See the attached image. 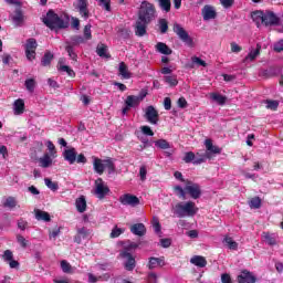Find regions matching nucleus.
I'll use <instances>...</instances> for the list:
<instances>
[{"label":"nucleus","instance_id":"obj_1","mask_svg":"<svg viewBox=\"0 0 283 283\" xmlns=\"http://www.w3.org/2000/svg\"><path fill=\"white\" fill-rule=\"evenodd\" d=\"M154 19H156V7L154 3L147 1L142 2L135 22L136 36H145L147 34V27Z\"/></svg>","mask_w":283,"mask_h":283},{"label":"nucleus","instance_id":"obj_2","mask_svg":"<svg viewBox=\"0 0 283 283\" xmlns=\"http://www.w3.org/2000/svg\"><path fill=\"white\" fill-rule=\"evenodd\" d=\"M42 22L50 30H65L70 28V15L67 13L57 15L56 12L51 9L46 12V17L42 19Z\"/></svg>","mask_w":283,"mask_h":283},{"label":"nucleus","instance_id":"obj_3","mask_svg":"<svg viewBox=\"0 0 283 283\" xmlns=\"http://www.w3.org/2000/svg\"><path fill=\"white\" fill-rule=\"evenodd\" d=\"M42 22L50 30H65L70 28V15L67 13L57 15L56 12L51 9L46 12V17L42 19Z\"/></svg>","mask_w":283,"mask_h":283},{"label":"nucleus","instance_id":"obj_4","mask_svg":"<svg viewBox=\"0 0 283 283\" xmlns=\"http://www.w3.org/2000/svg\"><path fill=\"white\" fill-rule=\"evenodd\" d=\"M172 213L177 218H193L198 213V207H196L193 201L178 202L172 207Z\"/></svg>","mask_w":283,"mask_h":283},{"label":"nucleus","instance_id":"obj_5","mask_svg":"<svg viewBox=\"0 0 283 283\" xmlns=\"http://www.w3.org/2000/svg\"><path fill=\"white\" fill-rule=\"evenodd\" d=\"M93 169L98 176H103L105 169H107L108 174H114L116 171V164H114V159L109 157L106 159L93 157Z\"/></svg>","mask_w":283,"mask_h":283},{"label":"nucleus","instance_id":"obj_6","mask_svg":"<svg viewBox=\"0 0 283 283\" xmlns=\"http://www.w3.org/2000/svg\"><path fill=\"white\" fill-rule=\"evenodd\" d=\"M205 145L206 150H199L195 155L193 165H202V163H207V160H211V158H213V140L206 139Z\"/></svg>","mask_w":283,"mask_h":283},{"label":"nucleus","instance_id":"obj_7","mask_svg":"<svg viewBox=\"0 0 283 283\" xmlns=\"http://www.w3.org/2000/svg\"><path fill=\"white\" fill-rule=\"evenodd\" d=\"M172 32L179 36L182 43H186L189 48H193V39H191L187 30H185V28H182L178 22L172 25Z\"/></svg>","mask_w":283,"mask_h":283},{"label":"nucleus","instance_id":"obj_8","mask_svg":"<svg viewBox=\"0 0 283 283\" xmlns=\"http://www.w3.org/2000/svg\"><path fill=\"white\" fill-rule=\"evenodd\" d=\"M185 191L193 200H198V198H200V196H202V189L200 188V185L196 184L191 180H186Z\"/></svg>","mask_w":283,"mask_h":283},{"label":"nucleus","instance_id":"obj_9","mask_svg":"<svg viewBox=\"0 0 283 283\" xmlns=\"http://www.w3.org/2000/svg\"><path fill=\"white\" fill-rule=\"evenodd\" d=\"M36 48H39V43H36V39L30 38L25 43V56L28 61H34L36 59Z\"/></svg>","mask_w":283,"mask_h":283},{"label":"nucleus","instance_id":"obj_10","mask_svg":"<svg viewBox=\"0 0 283 283\" xmlns=\"http://www.w3.org/2000/svg\"><path fill=\"white\" fill-rule=\"evenodd\" d=\"M119 258L125 260L124 268L126 271H134L136 269V258L132 255V252L122 251L119 252Z\"/></svg>","mask_w":283,"mask_h":283},{"label":"nucleus","instance_id":"obj_11","mask_svg":"<svg viewBox=\"0 0 283 283\" xmlns=\"http://www.w3.org/2000/svg\"><path fill=\"white\" fill-rule=\"evenodd\" d=\"M95 193L99 200H103L105 196L109 193V187L105 185V181H103V178H97L95 180Z\"/></svg>","mask_w":283,"mask_h":283},{"label":"nucleus","instance_id":"obj_12","mask_svg":"<svg viewBox=\"0 0 283 283\" xmlns=\"http://www.w3.org/2000/svg\"><path fill=\"white\" fill-rule=\"evenodd\" d=\"M262 23L265 25V28L280 25V18L273 11H265Z\"/></svg>","mask_w":283,"mask_h":283},{"label":"nucleus","instance_id":"obj_13","mask_svg":"<svg viewBox=\"0 0 283 283\" xmlns=\"http://www.w3.org/2000/svg\"><path fill=\"white\" fill-rule=\"evenodd\" d=\"M140 105V97L136 95H128L125 99V107L122 109L123 116L129 113L132 107H138Z\"/></svg>","mask_w":283,"mask_h":283},{"label":"nucleus","instance_id":"obj_14","mask_svg":"<svg viewBox=\"0 0 283 283\" xmlns=\"http://www.w3.org/2000/svg\"><path fill=\"white\" fill-rule=\"evenodd\" d=\"M120 205L128 206V207H138L140 205V199L132 193H125L119 197Z\"/></svg>","mask_w":283,"mask_h":283},{"label":"nucleus","instance_id":"obj_15","mask_svg":"<svg viewBox=\"0 0 283 283\" xmlns=\"http://www.w3.org/2000/svg\"><path fill=\"white\" fill-rule=\"evenodd\" d=\"M145 118L151 125H158L160 115L158 114V111L154 106L150 105V106L146 107Z\"/></svg>","mask_w":283,"mask_h":283},{"label":"nucleus","instance_id":"obj_16","mask_svg":"<svg viewBox=\"0 0 283 283\" xmlns=\"http://www.w3.org/2000/svg\"><path fill=\"white\" fill-rule=\"evenodd\" d=\"M237 281L238 283H255L258 282V277L251 271L242 270L241 274L237 276Z\"/></svg>","mask_w":283,"mask_h":283},{"label":"nucleus","instance_id":"obj_17","mask_svg":"<svg viewBox=\"0 0 283 283\" xmlns=\"http://www.w3.org/2000/svg\"><path fill=\"white\" fill-rule=\"evenodd\" d=\"M165 256L156 258V256H150L148 259L147 268L149 271H154V269H163L165 266Z\"/></svg>","mask_w":283,"mask_h":283},{"label":"nucleus","instance_id":"obj_18","mask_svg":"<svg viewBox=\"0 0 283 283\" xmlns=\"http://www.w3.org/2000/svg\"><path fill=\"white\" fill-rule=\"evenodd\" d=\"M90 235H92V230L87 229L86 227L78 228L77 233L74 237V242L76 244H81V242H83V240H87Z\"/></svg>","mask_w":283,"mask_h":283},{"label":"nucleus","instance_id":"obj_19","mask_svg":"<svg viewBox=\"0 0 283 283\" xmlns=\"http://www.w3.org/2000/svg\"><path fill=\"white\" fill-rule=\"evenodd\" d=\"M76 148L72 147L63 151V158L70 165H74V163H76Z\"/></svg>","mask_w":283,"mask_h":283},{"label":"nucleus","instance_id":"obj_20","mask_svg":"<svg viewBox=\"0 0 283 283\" xmlns=\"http://www.w3.org/2000/svg\"><path fill=\"white\" fill-rule=\"evenodd\" d=\"M76 9L78 10L81 17L84 19H90V10L87 9V0H78Z\"/></svg>","mask_w":283,"mask_h":283},{"label":"nucleus","instance_id":"obj_21","mask_svg":"<svg viewBox=\"0 0 283 283\" xmlns=\"http://www.w3.org/2000/svg\"><path fill=\"white\" fill-rule=\"evenodd\" d=\"M130 233L134 235H138L139 238H143L145 233H147V228H145V223H135L130 226Z\"/></svg>","mask_w":283,"mask_h":283},{"label":"nucleus","instance_id":"obj_22","mask_svg":"<svg viewBox=\"0 0 283 283\" xmlns=\"http://www.w3.org/2000/svg\"><path fill=\"white\" fill-rule=\"evenodd\" d=\"M13 112L15 116H21L25 112V102L21 98H18L13 103Z\"/></svg>","mask_w":283,"mask_h":283},{"label":"nucleus","instance_id":"obj_23","mask_svg":"<svg viewBox=\"0 0 283 283\" xmlns=\"http://www.w3.org/2000/svg\"><path fill=\"white\" fill-rule=\"evenodd\" d=\"M190 264H193L199 269H205V266H207V259L201 255H195L190 259Z\"/></svg>","mask_w":283,"mask_h":283},{"label":"nucleus","instance_id":"obj_24","mask_svg":"<svg viewBox=\"0 0 283 283\" xmlns=\"http://www.w3.org/2000/svg\"><path fill=\"white\" fill-rule=\"evenodd\" d=\"M34 213H35V220L38 221L50 222L52 220V217H50V214L43 210L35 209Z\"/></svg>","mask_w":283,"mask_h":283},{"label":"nucleus","instance_id":"obj_25","mask_svg":"<svg viewBox=\"0 0 283 283\" xmlns=\"http://www.w3.org/2000/svg\"><path fill=\"white\" fill-rule=\"evenodd\" d=\"M201 14L203 21H211V19H213V7L206 4L201 10Z\"/></svg>","mask_w":283,"mask_h":283},{"label":"nucleus","instance_id":"obj_26","mask_svg":"<svg viewBox=\"0 0 283 283\" xmlns=\"http://www.w3.org/2000/svg\"><path fill=\"white\" fill-rule=\"evenodd\" d=\"M156 50L160 54H166V56H169V54L174 53V51L165 42H158L156 44Z\"/></svg>","mask_w":283,"mask_h":283},{"label":"nucleus","instance_id":"obj_27","mask_svg":"<svg viewBox=\"0 0 283 283\" xmlns=\"http://www.w3.org/2000/svg\"><path fill=\"white\" fill-rule=\"evenodd\" d=\"M75 207L80 213H85L87 209V201L85 200L84 196L76 199Z\"/></svg>","mask_w":283,"mask_h":283},{"label":"nucleus","instance_id":"obj_28","mask_svg":"<svg viewBox=\"0 0 283 283\" xmlns=\"http://www.w3.org/2000/svg\"><path fill=\"white\" fill-rule=\"evenodd\" d=\"M119 76H122L123 78H132V73L129 72V69L127 67V64H125V62H120L119 63Z\"/></svg>","mask_w":283,"mask_h":283},{"label":"nucleus","instance_id":"obj_29","mask_svg":"<svg viewBox=\"0 0 283 283\" xmlns=\"http://www.w3.org/2000/svg\"><path fill=\"white\" fill-rule=\"evenodd\" d=\"M213 101H214V103H217V105L224 107V105H227V102L229 101V97H227V95H222L220 93H213Z\"/></svg>","mask_w":283,"mask_h":283},{"label":"nucleus","instance_id":"obj_30","mask_svg":"<svg viewBox=\"0 0 283 283\" xmlns=\"http://www.w3.org/2000/svg\"><path fill=\"white\" fill-rule=\"evenodd\" d=\"M50 154H44L43 157L39 159L40 167L43 169H48V167L52 166V157H50Z\"/></svg>","mask_w":283,"mask_h":283},{"label":"nucleus","instance_id":"obj_31","mask_svg":"<svg viewBox=\"0 0 283 283\" xmlns=\"http://www.w3.org/2000/svg\"><path fill=\"white\" fill-rule=\"evenodd\" d=\"M97 56H101V59H111L112 55L107 53V45L105 44H98L96 48Z\"/></svg>","mask_w":283,"mask_h":283},{"label":"nucleus","instance_id":"obj_32","mask_svg":"<svg viewBox=\"0 0 283 283\" xmlns=\"http://www.w3.org/2000/svg\"><path fill=\"white\" fill-rule=\"evenodd\" d=\"M223 244L230 249V251H238V242H235L231 237H226L223 239Z\"/></svg>","mask_w":283,"mask_h":283},{"label":"nucleus","instance_id":"obj_33","mask_svg":"<svg viewBox=\"0 0 283 283\" xmlns=\"http://www.w3.org/2000/svg\"><path fill=\"white\" fill-rule=\"evenodd\" d=\"M262 237L264 239V242H266V244H269L270 247H275V244H277V240L274 238L273 234L269 232H263Z\"/></svg>","mask_w":283,"mask_h":283},{"label":"nucleus","instance_id":"obj_34","mask_svg":"<svg viewBox=\"0 0 283 283\" xmlns=\"http://www.w3.org/2000/svg\"><path fill=\"white\" fill-rule=\"evenodd\" d=\"M53 59H54V54H52L51 52L44 53L41 60V65L43 67H48V65H51Z\"/></svg>","mask_w":283,"mask_h":283},{"label":"nucleus","instance_id":"obj_35","mask_svg":"<svg viewBox=\"0 0 283 283\" xmlns=\"http://www.w3.org/2000/svg\"><path fill=\"white\" fill-rule=\"evenodd\" d=\"M165 83L169 85V87H176L178 85V76L177 75H166L164 76Z\"/></svg>","mask_w":283,"mask_h":283},{"label":"nucleus","instance_id":"obj_36","mask_svg":"<svg viewBox=\"0 0 283 283\" xmlns=\"http://www.w3.org/2000/svg\"><path fill=\"white\" fill-rule=\"evenodd\" d=\"M65 51L72 61H76L78 59V55L76 52H74V45H72L70 42H66Z\"/></svg>","mask_w":283,"mask_h":283},{"label":"nucleus","instance_id":"obj_37","mask_svg":"<svg viewBox=\"0 0 283 283\" xmlns=\"http://www.w3.org/2000/svg\"><path fill=\"white\" fill-rule=\"evenodd\" d=\"M260 50H262V45L256 44V49L245 56V61H253L254 59H258V56H260Z\"/></svg>","mask_w":283,"mask_h":283},{"label":"nucleus","instance_id":"obj_38","mask_svg":"<svg viewBox=\"0 0 283 283\" xmlns=\"http://www.w3.org/2000/svg\"><path fill=\"white\" fill-rule=\"evenodd\" d=\"M158 23L160 33L167 34L169 31V21L167 19H159Z\"/></svg>","mask_w":283,"mask_h":283},{"label":"nucleus","instance_id":"obj_39","mask_svg":"<svg viewBox=\"0 0 283 283\" xmlns=\"http://www.w3.org/2000/svg\"><path fill=\"white\" fill-rule=\"evenodd\" d=\"M174 191L178 198H181V200H187V190L180 186H175Z\"/></svg>","mask_w":283,"mask_h":283},{"label":"nucleus","instance_id":"obj_40","mask_svg":"<svg viewBox=\"0 0 283 283\" xmlns=\"http://www.w3.org/2000/svg\"><path fill=\"white\" fill-rule=\"evenodd\" d=\"M265 105H266V109H271L272 112H277V107H280V102L275 99H266Z\"/></svg>","mask_w":283,"mask_h":283},{"label":"nucleus","instance_id":"obj_41","mask_svg":"<svg viewBox=\"0 0 283 283\" xmlns=\"http://www.w3.org/2000/svg\"><path fill=\"white\" fill-rule=\"evenodd\" d=\"M249 207L250 209H260V207H262V199H260V197H253L249 201Z\"/></svg>","mask_w":283,"mask_h":283},{"label":"nucleus","instance_id":"obj_42","mask_svg":"<svg viewBox=\"0 0 283 283\" xmlns=\"http://www.w3.org/2000/svg\"><path fill=\"white\" fill-rule=\"evenodd\" d=\"M3 207L7 209H14L17 207V198L8 197L3 202Z\"/></svg>","mask_w":283,"mask_h":283},{"label":"nucleus","instance_id":"obj_43","mask_svg":"<svg viewBox=\"0 0 283 283\" xmlns=\"http://www.w3.org/2000/svg\"><path fill=\"white\" fill-rule=\"evenodd\" d=\"M44 184L48 187V189H51V191H59V182L52 181V179L50 178H45Z\"/></svg>","mask_w":283,"mask_h":283},{"label":"nucleus","instance_id":"obj_44","mask_svg":"<svg viewBox=\"0 0 283 283\" xmlns=\"http://www.w3.org/2000/svg\"><path fill=\"white\" fill-rule=\"evenodd\" d=\"M13 22L17 23L18 25L20 23H23V11L21 9H17L14 12V15L12 18Z\"/></svg>","mask_w":283,"mask_h":283},{"label":"nucleus","instance_id":"obj_45","mask_svg":"<svg viewBox=\"0 0 283 283\" xmlns=\"http://www.w3.org/2000/svg\"><path fill=\"white\" fill-rule=\"evenodd\" d=\"M155 146H157L159 149H170L171 148V145L166 139L156 140Z\"/></svg>","mask_w":283,"mask_h":283},{"label":"nucleus","instance_id":"obj_46","mask_svg":"<svg viewBox=\"0 0 283 283\" xmlns=\"http://www.w3.org/2000/svg\"><path fill=\"white\" fill-rule=\"evenodd\" d=\"M81 43H85V39L82 35H72L71 36V45L76 46L81 45Z\"/></svg>","mask_w":283,"mask_h":283},{"label":"nucleus","instance_id":"obj_47","mask_svg":"<svg viewBox=\"0 0 283 283\" xmlns=\"http://www.w3.org/2000/svg\"><path fill=\"white\" fill-rule=\"evenodd\" d=\"M159 7L164 12H171V0H159Z\"/></svg>","mask_w":283,"mask_h":283},{"label":"nucleus","instance_id":"obj_48","mask_svg":"<svg viewBox=\"0 0 283 283\" xmlns=\"http://www.w3.org/2000/svg\"><path fill=\"white\" fill-rule=\"evenodd\" d=\"M59 70L60 72H66L67 76H70L71 78H74V76H76L74 70H72V67H70L69 65H61Z\"/></svg>","mask_w":283,"mask_h":283},{"label":"nucleus","instance_id":"obj_49","mask_svg":"<svg viewBox=\"0 0 283 283\" xmlns=\"http://www.w3.org/2000/svg\"><path fill=\"white\" fill-rule=\"evenodd\" d=\"M264 13L265 12L262 10H256V11L252 12L251 17H252L253 21H261V23H262V21L264 19Z\"/></svg>","mask_w":283,"mask_h":283},{"label":"nucleus","instance_id":"obj_50","mask_svg":"<svg viewBox=\"0 0 283 283\" xmlns=\"http://www.w3.org/2000/svg\"><path fill=\"white\" fill-rule=\"evenodd\" d=\"M97 1H98V6L101 8H104L106 12H112V1L109 0H97Z\"/></svg>","mask_w":283,"mask_h":283},{"label":"nucleus","instance_id":"obj_51","mask_svg":"<svg viewBox=\"0 0 283 283\" xmlns=\"http://www.w3.org/2000/svg\"><path fill=\"white\" fill-rule=\"evenodd\" d=\"M184 161L186 164L192 163V165H193V163H196V153H193V151L186 153L185 157H184Z\"/></svg>","mask_w":283,"mask_h":283},{"label":"nucleus","instance_id":"obj_52","mask_svg":"<svg viewBox=\"0 0 283 283\" xmlns=\"http://www.w3.org/2000/svg\"><path fill=\"white\" fill-rule=\"evenodd\" d=\"M24 85L28 92H34V87H36V81H34V78L25 80Z\"/></svg>","mask_w":283,"mask_h":283},{"label":"nucleus","instance_id":"obj_53","mask_svg":"<svg viewBox=\"0 0 283 283\" xmlns=\"http://www.w3.org/2000/svg\"><path fill=\"white\" fill-rule=\"evenodd\" d=\"M84 41H92V24L84 27Z\"/></svg>","mask_w":283,"mask_h":283},{"label":"nucleus","instance_id":"obj_54","mask_svg":"<svg viewBox=\"0 0 283 283\" xmlns=\"http://www.w3.org/2000/svg\"><path fill=\"white\" fill-rule=\"evenodd\" d=\"M220 4L224 10H230V8H233L235 6V0H219Z\"/></svg>","mask_w":283,"mask_h":283},{"label":"nucleus","instance_id":"obj_55","mask_svg":"<svg viewBox=\"0 0 283 283\" xmlns=\"http://www.w3.org/2000/svg\"><path fill=\"white\" fill-rule=\"evenodd\" d=\"M191 61H192V65H198V67H207V62H205V60L198 56H192Z\"/></svg>","mask_w":283,"mask_h":283},{"label":"nucleus","instance_id":"obj_56","mask_svg":"<svg viewBox=\"0 0 283 283\" xmlns=\"http://www.w3.org/2000/svg\"><path fill=\"white\" fill-rule=\"evenodd\" d=\"M61 269L63 273H72V265L66 260L61 261Z\"/></svg>","mask_w":283,"mask_h":283},{"label":"nucleus","instance_id":"obj_57","mask_svg":"<svg viewBox=\"0 0 283 283\" xmlns=\"http://www.w3.org/2000/svg\"><path fill=\"white\" fill-rule=\"evenodd\" d=\"M46 147L50 151L49 156H52V158H56V146H54V143H52L51 140H49L46 143Z\"/></svg>","mask_w":283,"mask_h":283},{"label":"nucleus","instance_id":"obj_58","mask_svg":"<svg viewBox=\"0 0 283 283\" xmlns=\"http://www.w3.org/2000/svg\"><path fill=\"white\" fill-rule=\"evenodd\" d=\"M17 242L22 247V249H27L28 244H30V241H28L23 235L18 234L17 235Z\"/></svg>","mask_w":283,"mask_h":283},{"label":"nucleus","instance_id":"obj_59","mask_svg":"<svg viewBox=\"0 0 283 283\" xmlns=\"http://www.w3.org/2000/svg\"><path fill=\"white\" fill-rule=\"evenodd\" d=\"M153 227H154L155 233L157 234L161 233L163 227L160 226V221L158 220V218L153 219Z\"/></svg>","mask_w":283,"mask_h":283},{"label":"nucleus","instance_id":"obj_60","mask_svg":"<svg viewBox=\"0 0 283 283\" xmlns=\"http://www.w3.org/2000/svg\"><path fill=\"white\" fill-rule=\"evenodd\" d=\"M140 132L144 136H154V130L149 126H142Z\"/></svg>","mask_w":283,"mask_h":283},{"label":"nucleus","instance_id":"obj_61","mask_svg":"<svg viewBox=\"0 0 283 283\" xmlns=\"http://www.w3.org/2000/svg\"><path fill=\"white\" fill-rule=\"evenodd\" d=\"M75 163H77V165H85L87 163V157H85L84 154H76Z\"/></svg>","mask_w":283,"mask_h":283},{"label":"nucleus","instance_id":"obj_62","mask_svg":"<svg viewBox=\"0 0 283 283\" xmlns=\"http://www.w3.org/2000/svg\"><path fill=\"white\" fill-rule=\"evenodd\" d=\"M123 233V229L115 227L111 232V238H118Z\"/></svg>","mask_w":283,"mask_h":283},{"label":"nucleus","instance_id":"obj_63","mask_svg":"<svg viewBox=\"0 0 283 283\" xmlns=\"http://www.w3.org/2000/svg\"><path fill=\"white\" fill-rule=\"evenodd\" d=\"M221 282L222 283H233V280H231V274L229 273H223L221 275Z\"/></svg>","mask_w":283,"mask_h":283},{"label":"nucleus","instance_id":"obj_64","mask_svg":"<svg viewBox=\"0 0 283 283\" xmlns=\"http://www.w3.org/2000/svg\"><path fill=\"white\" fill-rule=\"evenodd\" d=\"M148 282L149 283H157L158 282V275L154 272L148 273Z\"/></svg>","mask_w":283,"mask_h":283}]
</instances>
